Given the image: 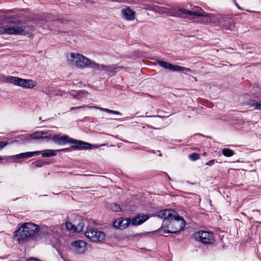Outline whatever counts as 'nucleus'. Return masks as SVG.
<instances>
[{"instance_id":"obj_1","label":"nucleus","mask_w":261,"mask_h":261,"mask_svg":"<svg viewBox=\"0 0 261 261\" xmlns=\"http://www.w3.org/2000/svg\"><path fill=\"white\" fill-rule=\"evenodd\" d=\"M156 216L164 219L160 233H175L181 230L185 226V221L178 213L171 210H162L156 213Z\"/></svg>"},{"instance_id":"obj_2","label":"nucleus","mask_w":261,"mask_h":261,"mask_svg":"<svg viewBox=\"0 0 261 261\" xmlns=\"http://www.w3.org/2000/svg\"><path fill=\"white\" fill-rule=\"evenodd\" d=\"M67 62L77 68H82L87 67L92 68L96 70H107V67L103 65H100L89 60L87 57L77 53H71L67 56Z\"/></svg>"},{"instance_id":"obj_3","label":"nucleus","mask_w":261,"mask_h":261,"mask_svg":"<svg viewBox=\"0 0 261 261\" xmlns=\"http://www.w3.org/2000/svg\"><path fill=\"white\" fill-rule=\"evenodd\" d=\"M40 226L31 222L22 224L15 232L14 240L18 242H24L28 239L34 237L39 231Z\"/></svg>"},{"instance_id":"obj_4","label":"nucleus","mask_w":261,"mask_h":261,"mask_svg":"<svg viewBox=\"0 0 261 261\" xmlns=\"http://www.w3.org/2000/svg\"><path fill=\"white\" fill-rule=\"evenodd\" d=\"M54 142L59 145L65 144L67 143H71L73 145L71 148L77 149H88L90 147L91 144L82 141H77L70 138L68 136L60 135H54L52 138Z\"/></svg>"},{"instance_id":"obj_5","label":"nucleus","mask_w":261,"mask_h":261,"mask_svg":"<svg viewBox=\"0 0 261 261\" xmlns=\"http://www.w3.org/2000/svg\"><path fill=\"white\" fill-rule=\"evenodd\" d=\"M24 29L20 22L15 23L14 21H11L8 26L0 27V34L25 35L28 32Z\"/></svg>"},{"instance_id":"obj_6","label":"nucleus","mask_w":261,"mask_h":261,"mask_svg":"<svg viewBox=\"0 0 261 261\" xmlns=\"http://www.w3.org/2000/svg\"><path fill=\"white\" fill-rule=\"evenodd\" d=\"M7 80L10 83L24 88H33L36 85V82L30 79H23L13 76H8Z\"/></svg>"},{"instance_id":"obj_7","label":"nucleus","mask_w":261,"mask_h":261,"mask_svg":"<svg viewBox=\"0 0 261 261\" xmlns=\"http://www.w3.org/2000/svg\"><path fill=\"white\" fill-rule=\"evenodd\" d=\"M194 238L203 244H213L215 241L214 234L208 231H199L193 234Z\"/></svg>"},{"instance_id":"obj_8","label":"nucleus","mask_w":261,"mask_h":261,"mask_svg":"<svg viewBox=\"0 0 261 261\" xmlns=\"http://www.w3.org/2000/svg\"><path fill=\"white\" fill-rule=\"evenodd\" d=\"M85 236L93 242H101L105 239L103 232L97 229H90L85 232Z\"/></svg>"},{"instance_id":"obj_9","label":"nucleus","mask_w":261,"mask_h":261,"mask_svg":"<svg viewBox=\"0 0 261 261\" xmlns=\"http://www.w3.org/2000/svg\"><path fill=\"white\" fill-rule=\"evenodd\" d=\"M156 62L161 67H162L166 69H168L170 71H184L185 70H189L188 69H186L185 67H181V66H178V65H173L172 64H171L168 62H165V61H162V60H161L159 59H157Z\"/></svg>"},{"instance_id":"obj_10","label":"nucleus","mask_w":261,"mask_h":261,"mask_svg":"<svg viewBox=\"0 0 261 261\" xmlns=\"http://www.w3.org/2000/svg\"><path fill=\"white\" fill-rule=\"evenodd\" d=\"M178 11L183 14L193 15V16H198V17H206L208 18V20H209V21L213 20V19L212 18V17H214V15L212 14L206 13L205 12L200 13V12H194V11H190V10H185L183 9H179Z\"/></svg>"},{"instance_id":"obj_11","label":"nucleus","mask_w":261,"mask_h":261,"mask_svg":"<svg viewBox=\"0 0 261 261\" xmlns=\"http://www.w3.org/2000/svg\"><path fill=\"white\" fill-rule=\"evenodd\" d=\"M130 221V219L119 218L114 221L113 225L116 228L123 230L128 226Z\"/></svg>"},{"instance_id":"obj_12","label":"nucleus","mask_w":261,"mask_h":261,"mask_svg":"<svg viewBox=\"0 0 261 261\" xmlns=\"http://www.w3.org/2000/svg\"><path fill=\"white\" fill-rule=\"evenodd\" d=\"M71 246L73 250L80 254L84 253L87 249L86 242L82 240L73 242L71 243Z\"/></svg>"},{"instance_id":"obj_13","label":"nucleus","mask_w":261,"mask_h":261,"mask_svg":"<svg viewBox=\"0 0 261 261\" xmlns=\"http://www.w3.org/2000/svg\"><path fill=\"white\" fill-rule=\"evenodd\" d=\"M122 17L126 20L133 21L135 19L136 13L129 7L123 8L121 10Z\"/></svg>"},{"instance_id":"obj_14","label":"nucleus","mask_w":261,"mask_h":261,"mask_svg":"<svg viewBox=\"0 0 261 261\" xmlns=\"http://www.w3.org/2000/svg\"><path fill=\"white\" fill-rule=\"evenodd\" d=\"M83 108H89V109H93H93L99 110L102 111H105V112H106L109 113H112V114H114L121 115V113L120 112H118V111H114V110H110V109H107V108H103L99 107H92V106H80V107H71L70 108V110L79 109Z\"/></svg>"},{"instance_id":"obj_15","label":"nucleus","mask_w":261,"mask_h":261,"mask_svg":"<svg viewBox=\"0 0 261 261\" xmlns=\"http://www.w3.org/2000/svg\"><path fill=\"white\" fill-rule=\"evenodd\" d=\"M51 134H50L48 132L46 131H39L35 132L32 134H30V137L32 139H45V138H51Z\"/></svg>"},{"instance_id":"obj_16","label":"nucleus","mask_w":261,"mask_h":261,"mask_svg":"<svg viewBox=\"0 0 261 261\" xmlns=\"http://www.w3.org/2000/svg\"><path fill=\"white\" fill-rule=\"evenodd\" d=\"M148 218L149 217L147 215H137L133 219L132 224L135 226L140 225L147 220Z\"/></svg>"},{"instance_id":"obj_17","label":"nucleus","mask_w":261,"mask_h":261,"mask_svg":"<svg viewBox=\"0 0 261 261\" xmlns=\"http://www.w3.org/2000/svg\"><path fill=\"white\" fill-rule=\"evenodd\" d=\"M41 153L40 151H35L32 152H26L24 153H21L15 155L14 156L17 159H27L31 158L34 155H37L40 154Z\"/></svg>"},{"instance_id":"obj_18","label":"nucleus","mask_w":261,"mask_h":261,"mask_svg":"<svg viewBox=\"0 0 261 261\" xmlns=\"http://www.w3.org/2000/svg\"><path fill=\"white\" fill-rule=\"evenodd\" d=\"M249 106V108H253L254 109L261 110V101H256L255 100H250L246 103Z\"/></svg>"},{"instance_id":"obj_19","label":"nucleus","mask_w":261,"mask_h":261,"mask_svg":"<svg viewBox=\"0 0 261 261\" xmlns=\"http://www.w3.org/2000/svg\"><path fill=\"white\" fill-rule=\"evenodd\" d=\"M56 150H46L42 154L43 157H51L56 155L55 153Z\"/></svg>"},{"instance_id":"obj_20","label":"nucleus","mask_w":261,"mask_h":261,"mask_svg":"<svg viewBox=\"0 0 261 261\" xmlns=\"http://www.w3.org/2000/svg\"><path fill=\"white\" fill-rule=\"evenodd\" d=\"M222 153L224 156L227 157L232 156L234 154V152L232 150L226 148L222 149Z\"/></svg>"},{"instance_id":"obj_21","label":"nucleus","mask_w":261,"mask_h":261,"mask_svg":"<svg viewBox=\"0 0 261 261\" xmlns=\"http://www.w3.org/2000/svg\"><path fill=\"white\" fill-rule=\"evenodd\" d=\"M84 222L83 220H81L79 223L76 225L75 227V231L77 232H81L84 228Z\"/></svg>"},{"instance_id":"obj_22","label":"nucleus","mask_w":261,"mask_h":261,"mask_svg":"<svg viewBox=\"0 0 261 261\" xmlns=\"http://www.w3.org/2000/svg\"><path fill=\"white\" fill-rule=\"evenodd\" d=\"M218 22L220 25L224 26L225 25V22L226 21V18H225L223 15H219L217 17Z\"/></svg>"},{"instance_id":"obj_23","label":"nucleus","mask_w":261,"mask_h":261,"mask_svg":"<svg viewBox=\"0 0 261 261\" xmlns=\"http://www.w3.org/2000/svg\"><path fill=\"white\" fill-rule=\"evenodd\" d=\"M110 208L114 212H120L121 211L120 206L116 203H112L110 206Z\"/></svg>"},{"instance_id":"obj_24","label":"nucleus","mask_w":261,"mask_h":261,"mask_svg":"<svg viewBox=\"0 0 261 261\" xmlns=\"http://www.w3.org/2000/svg\"><path fill=\"white\" fill-rule=\"evenodd\" d=\"M66 228L69 230H72L75 231V224H72L70 222L66 221L65 223Z\"/></svg>"},{"instance_id":"obj_25","label":"nucleus","mask_w":261,"mask_h":261,"mask_svg":"<svg viewBox=\"0 0 261 261\" xmlns=\"http://www.w3.org/2000/svg\"><path fill=\"white\" fill-rule=\"evenodd\" d=\"M199 157H200L199 154L198 153H193L190 154L189 155V158L193 161H196V160L199 159Z\"/></svg>"},{"instance_id":"obj_26","label":"nucleus","mask_w":261,"mask_h":261,"mask_svg":"<svg viewBox=\"0 0 261 261\" xmlns=\"http://www.w3.org/2000/svg\"><path fill=\"white\" fill-rule=\"evenodd\" d=\"M7 77H5L3 75L0 74V82H9L7 79Z\"/></svg>"},{"instance_id":"obj_27","label":"nucleus","mask_w":261,"mask_h":261,"mask_svg":"<svg viewBox=\"0 0 261 261\" xmlns=\"http://www.w3.org/2000/svg\"><path fill=\"white\" fill-rule=\"evenodd\" d=\"M7 144L6 142L1 141L0 142V149L6 146Z\"/></svg>"},{"instance_id":"obj_28","label":"nucleus","mask_w":261,"mask_h":261,"mask_svg":"<svg viewBox=\"0 0 261 261\" xmlns=\"http://www.w3.org/2000/svg\"><path fill=\"white\" fill-rule=\"evenodd\" d=\"M72 148L74 149V148H71V147L70 148H64V149H59V150H56V151H57V152H59V151L65 152V151H67L68 150H70Z\"/></svg>"},{"instance_id":"obj_29","label":"nucleus","mask_w":261,"mask_h":261,"mask_svg":"<svg viewBox=\"0 0 261 261\" xmlns=\"http://www.w3.org/2000/svg\"><path fill=\"white\" fill-rule=\"evenodd\" d=\"M215 163V160H212L209 162L206 163V165L207 166H212Z\"/></svg>"},{"instance_id":"obj_30","label":"nucleus","mask_w":261,"mask_h":261,"mask_svg":"<svg viewBox=\"0 0 261 261\" xmlns=\"http://www.w3.org/2000/svg\"><path fill=\"white\" fill-rule=\"evenodd\" d=\"M31 137H30V134H28L27 135L24 137V140H29L30 139H31Z\"/></svg>"},{"instance_id":"obj_31","label":"nucleus","mask_w":261,"mask_h":261,"mask_svg":"<svg viewBox=\"0 0 261 261\" xmlns=\"http://www.w3.org/2000/svg\"><path fill=\"white\" fill-rule=\"evenodd\" d=\"M242 49H248V46H244V45H242V46L241 47Z\"/></svg>"},{"instance_id":"obj_32","label":"nucleus","mask_w":261,"mask_h":261,"mask_svg":"<svg viewBox=\"0 0 261 261\" xmlns=\"http://www.w3.org/2000/svg\"><path fill=\"white\" fill-rule=\"evenodd\" d=\"M205 154H206V153L205 152V153H203V155H205Z\"/></svg>"},{"instance_id":"obj_33","label":"nucleus","mask_w":261,"mask_h":261,"mask_svg":"<svg viewBox=\"0 0 261 261\" xmlns=\"http://www.w3.org/2000/svg\"><path fill=\"white\" fill-rule=\"evenodd\" d=\"M2 160V158H1V156H0V161Z\"/></svg>"},{"instance_id":"obj_34","label":"nucleus","mask_w":261,"mask_h":261,"mask_svg":"<svg viewBox=\"0 0 261 261\" xmlns=\"http://www.w3.org/2000/svg\"><path fill=\"white\" fill-rule=\"evenodd\" d=\"M84 93L87 94V92H84Z\"/></svg>"}]
</instances>
